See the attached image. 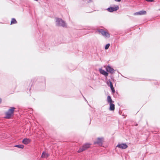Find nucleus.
<instances>
[{"mask_svg":"<svg viewBox=\"0 0 160 160\" xmlns=\"http://www.w3.org/2000/svg\"><path fill=\"white\" fill-rule=\"evenodd\" d=\"M15 109V108L14 107H10L9 109L5 113V118L10 119L11 117L13 116Z\"/></svg>","mask_w":160,"mask_h":160,"instance_id":"nucleus-1","label":"nucleus"},{"mask_svg":"<svg viewBox=\"0 0 160 160\" xmlns=\"http://www.w3.org/2000/svg\"><path fill=\"white\" fill-rule=\"evenodd\" d=\"M56 24L57 26H62L65 27L66 26L65 22L62 19L57 18L56 19Z\"/></svg>","mask_w":160,"mask_h":160,"instance_id":"nucleus-2","label":"nucleus"},{"mask_svg":"<svg viewBox=\"0 0 160 160\" xmlns=\"http://www.w3.org/2000/svg\"><path fill=\"white\" fill-rule=\"evenodd\" d=\"M98 32L100 33L103 36L106 38H109L110 37V34L107 31H105L102 29H100Z\"/></svg>","mask_w":160,"mask_h":160,"instance_id":"nucleus-3","label":"nucleus"},{"mask_svg":"<svg viewBox=\"0 0 160 160\" xmlns=\"http://www.w3.org/2000/svg\"><path fill=\"white\" fill-rule=\"evenodd\" d=\"M90 145H91L89 143H86L82 147H81L79 148L78 152L80 153L87 150L90 147Z\"/></svg>","mask_w":160,"mask_h":160,"instance_id":"nucleus-4","label":"nucleus"},{"mask_svg":"<svg viewBox=\"0 0 160 160\" xmlns=\"http://www.w3.org/2000/svg\"><path fill=\"white\" fill-rule=\"evenodd\" d=\"M38 81L40 83V84L41 85L42 88H44L45 86V79L43 77L39 78L38 79Z\"/></svg>","mask_w":160,"mask_h":160,"instance_id":"nucleus-5","label":"nucleus"},{"mask_svg":"<svg viewBox=\"0 0 160 160\" xmlns=\"http://www.w3.org/2000/svg\"><path fill=\"white\" fill-rule=\"evenodd\" d=\"M106 69L107 72H109L111 74L115 72V70L109 65L106 67Z\"/></svg>","mask_w":160,"mask_h":160,"instance_id":"nucleus-6","label":"nucleus"},{"mask_svg":"<svg viewBox=\"0 0 160 160\" xmlns=\"http://www.w3.org/2000/svg\"><path fill=\"white\" fill-rule=\"evenodd\" d=\"M119 9V7L118 6H117L116 7H110L107 8V10L110 12H112L114 11H116Z\"/></svg>","mask_w":160,"mask_h":160,"instance_id":"nucleus-7","label":"nucleus"},{"mask_svg":"<svg viewBox=\"0 0 160 160\" xmlns=\"http://www.w3.org/2000/svg\"><path fill=\"white\" fill-rule=\"evenodd\" d=\"M103 138H97V141L94 142V144H97L100 146H102V141Z\"/></svg>","mask_w":160,"mask_h":160,"instance_id":"nucleus-8","label":"nucleus"},{"mask_svg":"<svg viewBox=\"0 0 160 160\" xmlns=\"http://www.w3.org/2000/svg\"><path fill=\"white\" fill-rule=\"evenodd\" d=\"M116 147L124 149L127 148L128 146L126 143H121L118 144Z\"/></svg>","mask_w":160,"mask_h":160,"instance_id":"nucleus-9","label":"nucleus"},{"mask_svg":"<svg viewBox=\"0 0 160 160\" xmlns=\"http://www.w3.org/2000/svg\"><path fill=\"white\" fill-rule=\"evenodd\" d=\"M147 13L145 11L142 10L140 11L139 12H137L134 13V15H145Z\"/></svg>","mask_w":160,"mask_h":160,"instance_id":"nucleus-10","label":"nucleus"},{"mask_svg":"<svg viewBox=\"0 0 160 160\" xmlns=\"http://www.w3.org/2000/svg\"><path fill=\"white\" fill-rule=\"evenodd\" d=\"M99 72L100 73L104 75L105 77H107L108 74V73L107 71H106L102 69H99Z\"/></svg>","mask_w":160,"mask_h":160,"instance_id":"nucleus-11","label":"nucleus"},{"mask_svg":"<svg viewBox=\"0 0 160 160\" xmlns=\"http://www.w3.org/2000/svg\"><path fill=\"white\" fill-rule=\"evenodd\" d=\"M30 142L31 140L29 139L28 138H25L22 141V143L25 145L28 144L30 143Z\"/></svg>","mask_w":160,"mask_h":160,"instance_id":"nucleus-12","label":"nucleus"},{"mask_svg":"<svg viewBox=\"0 0 160 160\" xmlns=\"http://www.w3.org/2000/svg\"><path fill=\"white\" fill-rule=\"evenodd\" d=\"M109 104H110L109 110L111 111L114 110V109H115L114 105L112 103H109Z\"/></svg>","mask_w":160,"mask_h":160,"instance_id":"nucleus-13","label":"nucleus"},{"mask_svg":"<svg viewBox=\"0 0 160 160\" xmlns=\"http://www.w3.org/2000/svg\"><path fill=\"white\" fill-rule=\"evenodd\" d=\"M107 101L109 103H113L114 102V101L112 100L111 99V96H108Z\"/></svg>","mask_w":160,"mask_h":160,"instance_id":"nucleus-14","label":"nucleus"},{"mask_svg":"<svg viewBox=\"0 0 160 160\" xmlns=\"http://www.w3.org/2000/svg\"><path fill=\"white\" fill-rule=\"evenodd\" d=\"M17 23V21L14 18H12L11 22V24H15Z\"/></svg>","mask_w":160,"mask_h":160,"instance_id":"nucleus-15","label":"nucleus"},{"mask_svg":"<svg viewBox=\"0 0 160 160\" xmlns=\"http://www.w3.org/2000/svg\"><path fill=\"white\" fill-rule=\"evenodd\" d=\"M15 147H17L23 149L24 148V146L23 145L19 144L14 146Z\"/></svg>","mask_w":160,"mask_h":160,"instance_id":"nucleus-16","label":"nucleus"},{"mask_svg":"<svg viewBox=\"0 0 160 160\" xmlns=\"http://www.w3.org/2000/svg\"><path fill=\"white\" fill-rule=\"evenodd\" d=\"M48 154L45 153L43 152L42 154L41 157L42 158L48 157Z\"/></svg>","mask_w":160,"mask_h":160,"instance_id":"nucleus-17","label":"nucleus"},{"mask_svg":"<svg viewBox=\"0 0 160 160\" xmlns=\"http://www.w3.org/2000/svg\"><path fill=\"white\" fill-rule=\"evenodd\" d=\"M110 88L112 90V93H114L115 92V91L114 90V87L113 86L112 84H111V86H110Z\"/></svg>","mask_w":160,"mask_h":160,"instance_id":"nucleus-18","label":"nucleus"},{"mask_svg":"<svg viewBox=\"0 0 160 160\" xmlns=\"http://www.w3.org/2000/svg\"><path fill=\"white\" fill-rule=\"evenodd\" d=\"M110 46V44L109 43H108V44H107L106 45V46H105V49L106 50L108 49L109 48Z\"/></svg>","mask_w":160,"mask_h":160,"instance_id":"nucleus-19","label":"nucleus"},{"mask_svg":"<svg viewBox=\"0 0 160 160\" xmlns=\"http://www.w3.org/2000/svg\"><path fill=\"white\" fill-rule=\"evenodd\" d=\"M109 83L110 84V86H111V84H112V82L110 80H109L107 81V84L108 85H109Z\"/></svg>","mask_w":160,"mask_h":160,"instance_id":"nucleus-20","label":"nucleus"},{"mask_svg":"<svg viewBox=\"0 0 160 160\" xmlns=\"http://www.w3.org/2000/svg\"><path fill=\"white\" fill-rule=\"evenodd\" d=\"M83 98H84L85 100L86 101L88 102V101H87L86 100V98H85L83 96Z\"/></svg>","mask_w":160,"mask_h":160,"instance_id":"nucleus-21","label":"nucleus"},{"mask_svg":"<svg viewBox=\"0 0 160 160\" xmlns=\"http://www.w3.org/2000/svg\"><path fill=\"white\" fill-rule=\"evenodd\" d=\"M121 0H117V1L118 2H120Z\"/></svg>","mask_w":160,"mask_h":160,"instance_id":"nucleus-22","label":"nucleus"},{"mask_svg":"<svg viewBox=\"0 0 160 160\" xmlns=\"http://www.w3.org/2000/svg\"><path fill=\"white\" fill-rule=\"evenodd\" d=\"M2 101V100L1 99V98H0V103H1V102Z\"/></svg>","mask_w":160,"mask_h":160,"instance_id":"nucleus-23","label":"nucleus"},{"mask_svg":"<svg viewBox=\"0 0 160 160\" xmlns=\"http://www.w3.org/2000/svg\"><path fill=\"white\" fill-rule=\"evenodd\" d=\"M112 78H113V77L111 76V78L112 79Z\"/></svg>","mask_w":160,"mask_h":160,"instance_id":"nucleus-24","label":"nucleus"},{"mask_svg":"<svg viewBox=\"0 0 160 160\" xmlns=\"http://www.w3.org/2000/svg\"><path fill=\"white\" fill-rule=\"evenodd\" d=\"M137 125H138V124H136V126H137Z\"/></svg>","mask_w":160,"mask_h":160,"instance_id":"nucleus-25","label":"nucleus"}]
</instances>
